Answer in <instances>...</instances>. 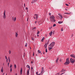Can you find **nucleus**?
I'll return each instance as SVG.
<instances>
[{
	"label": "nucleus",
	"mask_w": 75,
	"mask_h": 75,
	"mask_svg": "<svg viewBox=\"0 0 75 75\" xmlns=\"http://www.w3.org/2000/svg\"><path fill=\"white\" fill-rule=\"evenodd\" d=\"M50 20L51 21L53 22H55V17L54 15H52V16L50 17Z\"/></svg>",
	"instance_id": "obj_1"
},
{
	"label": "nucleus",
	"mask_w": 75,
	"mask_h": 75,
	"mask_svg": "<svg viewBox=\"0 0 75 75\" xmlns=\"http://www.w3.org/2000/svg\"><path fill=\"white\" fill-rule=\"evenodd\" d=\"M69 63H70V62L69 60V58H68L67 59L66 62L64 63V65H65V64H69Z\"/></svg>",
	"instance_id": "obj_2"
},
{
	"label": "nucleus",
	"mask_w": 75,
	"mask_h": 75,
	"mask_svg": "<svg viewBox=\"0 0 75 75\" xmlns=\"http://www.w3.org/2000/svg\"><path fill=\"white\" fill-rule=\"evenodd\" d=\"M38 15L37 14H35L34 15V18H35V19H36L37 20V19L38 18Z\"/></svg>",
	"instance_id": "obj_3"
},
{
	"label": "nucleus",
	"mask_w": 75,
	"mask_h": 75,
	"mask_svg": "<svg viewBox=\"0 0 75 75\" xmlns=\"http://www.w3.org/2000/svg\"><path fill=\"white\" fill-rule=\"evenodd\" d=\"M44 68L43 67L42 68V70L41 72V74H38V75H42L43 74V73H44Z\"/></svg>",
	"instance_id": "obj_4"
},
{
	"label": "nucleus",
	"mask_w": 75,
	"mask_h": 75,
	"mask_svg": "<svg viewBox=\"0 0 75 75\" xmlns=\"http://www.w3.org/2000/svg\"><path fill=\"white\" fill-rule=\"evenodd\" d=\"M70 61L71 63L72 64H74V63H75V60H74V59H72V58H71L70 59Z\"/></svg>",
	"instance_id": "obj_5"
},
{
	"label": "nucleus",
	"mask_w": 75,
	"mask_h": 75,
	"mask_svg": "<svg viewBox=\"0 0 75 75\" xmlns=\"http://www.w3.org/2000/svg\"><path fill=\"white\" fill-rule=\"evenodd\" d=\"M6 11H4V15H3V17L4 19H6Z\"/></svg>",
	"instance_id": "obj_6"
},
{
	"label": "nucleus",
	"mask_w": 75,
	"mask_h": 75,
	"mask_svg": "<svg viewBox=\"0 0 75 75\" xmlns=\"http://www.w3.org/2000/svg\"><path fill=\"white\" fill-rule=\"evenodd\" d=\"M55 45V42H52L49 45H50L52 47H53Z\"/></svg>",
	"instance_id": "obj_7"
},
{
	"label": "nucleus",
	"mask_w": 75,
	"mask_h": 75,
	"mask_svg": "<svg viewBox=\"0 0 75 75\" xmlns=\"http://www.w3.org/2000/svg\"><path fill=\"white\" fill-rule=\"evenodd\" d=\"M29 74H30V70H27L26 75H29Z\"/></svg>",
	"instance_id": "obj_8"
},
{
	"label": "nucleus",
	"mask_w": 75,
	"mask_h": 75,
	"mask_svg": "<svg viewBox=\"0 0 75 75\" xmlns=\"http://www.w3.org/2000/svg\"><path fill=\"white\" fill-rule=\"evenodd\" d=\"M52 47L51 46V45H49V50H51L52 49Z\"/></svg>",
	"instance_id": "obj_9"
},
{
	"label": "nucleus",
	"mask_w": 75,
	"mask_h": 75,
	"mask_svg": "<svg viewBox=\"0 0 75 75\" xmlns=\"http://www.w3.org/2000/svg\"><path fill=\"white\" fill-rule=\"evenodd\" d=\"M37 1V0H33L32 1V3H34L36 2Z\"/></svg>",
	"instance_id": "obj_10"
},
{
	"label": "nucleus",
	"mask_w": 75,
	"mask_h": 75,
	"mask_svg": "<svg viewBox=\"0 0 75 75\" xmlns=\"http://www.w3.org/2000/svg\"><path fill=\"white\" fill-rule=\"evenodd\" d=\"M71 57H72V58H75V55L74 54H71L70 55Z\"/></svg>",
	"instance_id": "obj_11"
},
{
	"label": "nucleus",
	"mask_w": 75,
	"mask_h": 75,
	"mask_svg": "<svg viewBox=\"0 0 75 75\" xmlns=\"http://www.w3.org/2000/svg\"><path fill=\"white\" fill-rule=\"evenodd\" d=\"M22 71H23V70L22 69V68H21V69L20 72L21 74V75L22 74Z\"/></svg>",
	"instance_id": "obj_12"
},
{
	"label": "nucleus",
	"mask_w": 75,
	"mask_h": 75,
	"mask_svg": "<svg viewBox=\"0 0 75 75\" xmlns=\"http://www.w3.org/2000/svg\"><path fill=\"white\" fill-rule=\"evenodd\" d=\"M58 14H59V16L60 17H61V19H62V15H61L60 13H59Z\"/></svg>",
	"instance_id": "obj_13"
},
{
	"label": "nucleus",
	"mask_w": 75,
	"mask_h": 75,
	"mask_svg": "<svg viewBox=\"0 0 75 75\" xmlns=\"http://www.w3.org/2000/svg\"><path fill=\"white\" fill-rule=\"evenodd\" d=\"M58 60H59V59L58 58H57L56 60V63H58Z\"/></svg>",
	"instance_id": "obj_14"
},
{
	"label": "nucleus",
	"mask_w": 75,
	"mask_h": 75,
	"mask_svg": "<svg viewBox=\"0 0 75 75\" xmlns=\"http://www.w3.org/2000/svg\"><path fill=\"white\" fill-rule=\"evenodd\" d=\"M27 68H29V69H28V70H30V66L29 65H27Z\"/></svg>",
	"instance_id": "obj_15"
},
{
	"label": "nucleus",
	"mask_w": 75,
	"mask_h": 75,
	"mask_svg": "<svg viewBox=\"0 0 75 75\" xmlns=\"http://www.w3.org/2000/svg\"><path fill=\"white\" fill-rule=\"evenodd\" d=\"M52 31L49 34L50 35V36H51L52 35Z\"/></svg>",
	"instance_id": "obj_16"
},
{
	"label": "nucleus",
	"mask_w": 75,
	"mask_h": 75,
	"mask_svg": "<svg viewBox=\"0 0 75 75\" xmlns=\"http://www.w3.org/2000/svg\"><path fill=\"white\" fill-rule=\"evenodd\" d=\"M17 36H18V34H17V33L16 32V37H17Z\"/></svg>",
	"instance_id": "obj_17"
},
{
	"label": "nucleus",
	"mask_w": 75,
	"mask_h": 75,
	"mask_svg": "<svg viewBox=\"0 0 75 75\" xmlns=\"http://www.w3.org/2000/svg\"><path fill=\"white\" fill-rule=\"evenodd\" d=\"M45 47V48H47V44H45V45H44Z\"/></svg>",
	"instance_id": "obj_18"
},
{
	"label": "nucleus",
	"mask_w": 75,
	"mask_h": 75,
	"mask_svg": "<svg viewBox=\"0 0 75 75\" xmlns=\"http://www.w3.org/2000/svg\"><path fill=\"white\" fill-rule=\"evenodd\" d=\"M44 39H45V38H44V37H43V38L42 39V42H43V41H44L43 40H44Z\"/></svg>",
	"instance_id": "obj_19"
},
{
	"label": "nucleus",
	"mask_w": 75,
	"mask_h": 75,
	"mask_svg": "<svg viewBox=\"0 0 75 75\" xmlns=\"http://www.w3.org/2000/svg\"><path fill=\"white\" fill-rule=\"evenodd\" d=\"M1 72H3V67H2L1 69Z\"/></svg>",
	"instance_id": "obj_20"
},
{
	"label": "nucleus",
	"mask_w": 75,
	"mask_h": 75,
	"mask_svg": "<svg viewBox=\"0 0 75 75\" xmlns=\"http://www.w3.org/2000/svg\"><path fill=\"white\" fill-rule=\"evenodd\" d=\"M58 23H59V24H61V23H62V21H59L58 22Z\"/></svg>",
	"instance_id": "obj_21"
},
{
	"label": "nucleus",
	"mask_w": 75,
	"mask_h": 75,
	"mask_svg": "<svg viewBox=\"0 0 75 75\" xmlns=\"http://www.w3.org/2000/svg\"><path fill=\"white\" fill-rule=\"evenodd\" d=\"M62 71H62H63V72L64 71H66V70L64 69H62V71Z\"/></svg>",
	"instance_id": "obj_22"
},
{
	"label": "nucleus",
	"mask_w": 75,
	"mask_h": 75,
	"mask_svg": "<svg viewBox=\"0 0 75 75\" xmlns=\"http://www.w3.org/2000/svg\"><path fill=\"white\" fill-rule=\"evenodd\" d=\"M14 67L15 69H16V64H14Z\"/></svg>",
	"instance_id": "obj_23"
},
{
	"label": "nucleus",
	"mask_w": 75,
	"mask_h": 75,
	"mask_svg": "<svg viewBox=\"0 0 75 75\" xmlns=\"http://www.w3.org/2000/svg\"><path fill=\"white\" fill-rule=\"evenodd\" d=\"M31 39H32V40H33V41H34V38L33 37H32Z\"/></svg>",
	"instance_id": "obj_24"
},
{
	"label": "nucleus",
	"mask_w": 75,
	"mask_h": 75,
	"mask_svg": "<svg viewBox=\"0 0 75 75\" xmlns=\"http://www.w3.org/2000/svg\"><path fill=\"white\" fill-rule=\"evenodd\" d=\"M38 52L39 54H40V53H41V52H40V50H38Z\"/></svg>",
	"instance_id": "obj_25"
},
{
	"label": "nucleus",
	"mask_w": 75,
	"mask_h": 75,
	"mask_svg": "<svg viewBox=\"0 0 75 75\" xmlns=\"http://www.w3.org/2000/svg\"><path fill=\"white\" fill-rule=\"evenodd\" d=\"M11 50H9V54H11Z\"/></svg>",
	"instance_id": "obj_26"
},
{
	"label": "nucleus",
	"mask_w": 75,
	"mask_h": 75,
	"mask_svg": "<svg viewBox=\"0 0 75 75\" xmlns=\"http://www.w3.org/2000/svg\"><path fill=\"white\" fill-rule=\"evenodd\" d=\"M10 71L11 72V71H12V68H10Z\"/></svg>",
	"instance_id": "obj_27"
},
{
	"label": "nucleus",
	"mask_w": 75,
	"mask_h": 75,
	"mask_svg": "<svg viewBox=\"0 0 75 75\" xmlns=\"http://www.w3.org/2000/svg\"><path fill=\"white\" fill-rule=\"evenodd\" d=\"M16 18L15 17L14 18V21H16Z\"/></svg>",
	"instance_id": "obj_28"
},
{
	"label": "nucleus",
	"mask_w": 75,
	"mask_h": 75,
	"mask_svg": "<svg viewBox=\"0 0 75 75\" xmlns=\"http://www.w3.org/2000/svg\"><path fill=\"white\" fill-rule=\"evenodd\" d=\"M12 67V65L11 64L10 65V68H11V67Z\"/></svg>",
	"instance_id": "obj_29"
},
{
	"label": "nucleus",
	"mask_w": 75,
	"mask_h": 75,
	"mask_svg": "<svg viewBox=\"0 0 75 75\" xmlns=\"http://www.w3.org/2000/svg\"><path fill=\"white\" fill-rule=\"evenodd\" d=\"M55 26H56V24H54L53 25V27H55Z\"/></svg>",
	"instance_id": "obj_30"
},
{
	"label": "nucleus",
	"mask_w": 75,
	"mask_h": 75,
	"mask_svg": "<svg viewBox=\"0 0 75 75\" xmlns=\"http://www.w3.org/2000/svg\"><path fill=\"white\" fill-rule=\"evenodd\" d=\"M8 58V60H10V57H9Z\"/></svg>",
	"instance_id": "obj_31"
},
{
	"label": "nucleus",
	"mask_w": 75,
	"mask_h": 75,
	"mask_svg": "<svg viewBox=\"0 0 75 75\" xmlns=\"http://www.w3.org/2000/svg\"><path fill=\"white\" fill-rule=\"evenodd\" d=\"M45 51H46V52H47V49H45Z\"/></svg>",
	"instance_id": "obj_32"
},
{
	"label": "nucleus",
	"mask_w": 75,
	"mask_h": 75,
	"mask_svg": "<svg viewBox=\"0 0 75 75\" xmlns=\"http://www.w3.org/2000/svg\"><path fill=\"white\" fill-rule=\"evenodd\" d=\"M38 72H36V75H38Z\"/></svg>",
	"instance_id": "obj_33"
},
{
	"label": "nucleus",
	"mask_w": 75,
	"mask_h": 75,
	"mask_svg": "<svg viewBox=\"0 0 75 75\" xmlns=\"http://www.w3.org/2000/svg\"><path fill=\"white\" fill-rule=\"evenodd\" d=\"M49 41H50V40H48L47 44H48V43L49 42Z\"/></svg>",
	"instance_id": "obj_34"
},
{
	"label": "nucleus",
	"mask_w": 75,
	"mask_h": 75,
	"mask_svg": "<svg viewBox=\"0 0 75 75\" xmlns=\"http://www.w3.org/2000/svg\"><path fill=\"white\" fill-rule=\"evenodd\" d=\"M61 30L62 31H63V28H62L61 29Z\"/></svg>",
	"instance_id": "obj_35"
},
{
	"label": "nucleus",
	"mask_w": 75,
	"mask_h": 75,
	"mask_svg": "<svg viewBox=\"0 0 75 75\" xmlns=\"http://www.w3.org/2000/svg\"><path fill=\"white\" fill-rule=\"evenodd\" d=\"M27 45V43H26V45H25V47H26Z\"/></svg>",
	"instance_id": "obj_36"
},
{
	"label": "nucleus",
	"mask_w": 75,
	"mask_h": 75,
	"mask_svg": "<svg viewBox=\"0 0 75 75\" xmlns=\"http://www.w3.org/2000/svg\"><path fill=\"white\" fill-rule=\"evenodd\" d=\"M40 34V31H38V32L37 33V34Z\"/></svg>",
	"instance_id": "obj_37"
},
{
	"label": "nucleus",
	"mask_w": 75,
	"mask_h": 75,
	"mask_svg": "<svg viewBox=\"0 0 75 75\" xmlns=\"http://www.w3.org/2000/svg\"><path fill=\"white\" fill-rule=\"evenodd\" d=\"M66 5L67 6H69V5L67 4H66Z\"/></svg>",
	"instance_id": "obj_38"
},
{
	"label": "nucleus",
	"mask_w": 75,
	"mask_h": 75,
	"mask_svg": "<svg viewBox=\"0 0 75 75\" xmlns=\"http://www.w3.org/2000/svg\"><path fill=\"white\" fill-rule=\"evenodd\" d=\"M5 57H6V59H8L7 58V56H5Z\"/></svg>",
	"instance_id": "obj_39"
},
{
	"label": "nucleus",
	"mask_w": 75,
	"mask_h": 75,
	"mask_svg": "<svg viewBox=\"0 0 75 75\" xmlns=\"http://www.w3.org/2000/svg\"><path fill=\"white\" fill-rule=\"evenodd\" d=\"M9 63H8V67H9Z\"/></svg>",
	"instance_id": "obj_40"
},
{
	"label": "nucleus",
	"mask_w": 75,
	"mask_h": 75,
	"mask_svg": "<svg viewBox=\"0 0 75 75\" xmlns=\"http://www.w3.org/2000/svg\"><path fill=\"white\" fill-rule=\"evenodd\" d=\"M51 13H49V16H51Z\"/></svg>",
	"instance_id": "obj_41"
},
{
	"label": "nucleus",
	"mask_w": 75,
	"mask_h": 75,
	"mask_svg": "<svg viewBox=\"0 0 75 75\" xmlns=\"http://www.w3.org/2000/svg\"><path fill=\"white\" fill-rule=\"evenodd\" d=\"M35 28H36V27L34 28H33V30H34V29H35Z\"/></svg>",
	"instance_id": "obj_42"
},
{
	"label": "nucleus",
	"mask_w": 75,
	"mask_h": 75,
	"mask_svg": "<svg viewBox=\"0 0 75 75\" xmlns=\"http://www.w3.org/2000/svg\"><path fill=\"white\" fill-rule=\"evenodd\" d=\"M6 62H8V59H6Z\"/></svg>",
	"instance_id": "obj_43"
},
{
	"label": "nucleus",
	"mask_w": 75,
	"mask_h": 75,
	"mask_svg": "<svg viewBox=\"0 0 75 75\" xmlns=\"http://www.w3.org/2000/svg\"><path fill=\"white\" fill-rule=\"evenodd\" d=\"M35 24H36V23H37V21H36L35 22Z\"/></svg>",
	"instance_id": "obj_44"
},
{
	"label": "nucleus",
	"mask_w": 75,
	"mask_h": 75,
	"mask_svg": "<svg viewBox=\"0 0 75 75\" xmlns=\"http://www.w3.org/2000/svg\"><path fill=\"white\" fill-rule=\"evenodd\" d=\"M26 10H28V8H26Z\"/></svg>",
	"instance_id": "obj_45"
},
{
	"label": "nucleus",
	"mask_w": 75,
	"mask_h": 75,
	"mask_svg": "<svg viewBox=\"0 0 75 75\" xmlns=\"http://www.w3.org/2000/svg\"><path fill=\"white\" fill-rule=\"evenodd\" d=\"M54 32H55V31H53V34H54Z\"/></svg>",
	"instance_id": "obj_46"
},
{
	"label": "nucleus",
	"mask_w": 75,
	"mask_h": 75,
	"mask_svg": "<svg viewBox=\"0 0 75 75\" xmlns=\"http://www.w3.org/2000/svg\"><path fill=\"white\" fill-rule=\"evenodd\" d=\"M25 4H24V6L25 7Z\"/></svg>",
	"instance_id": "obj_47"
},
{
	"label": "nucleus",
	"mask_w": 75,
	"mask_h": 75,
	"mask_svg": "<svg viewBox=\"0 0 75 75\" xmlns=\"http://www.w3.org/2000/svg\"><path fill=\"white\" fill-rule=\"evenodd\" d=\"M34 52H33V56H34Z\"/></svg>",
	"instance_id": "obj_48"
},
{
	"label": "nucleus",
	"mask_w": 75,
	"mask_h": 75,
	"mask_svg": "<svg viewBox=\"0 0 75 75\" xmlns=\"http://www.w3.org/2000/svg\"><path fill=\"white\" fill-rule=\"evenodd\" d=\"M9 62H10V60H8Z\"/></svg>",
	"instance_id": "obj_49"
},
{
	"label": "nucleus",
	"mask_w": 75,
	"mask_h": 75,
	"mask_svg": "<svg viewBox=\"0 0 75 75\" xmlns=\"http://www.w3.org/2000/svg\"><path fill=\"white\" fill-rule=\"evenodd\" d=\"M64 74V73H62L60 75H62V74Z\"/></svg>",
	"instance_id": "obj_50"
},
{
	"label": "nucleus",
	"mask_w": 75,
	"mask_h": 75,
	"mask_svg": "<svg viewBox=\"0 0 75 75\" xmlns=\"http://www.w3.org/2000/svg\"><path fill=\"white\" fill-rule=\"evenodd\" d=\"M68 13H65V14H68Z\"/></svg>",
	"instance_id": "obj_51"
},
{
	"label": "nucleus",
	"mask_w": 75,
	"mask_h": 75,
	"mask_svg": "<svg viewBox=\"0 0 75 75\" xmlns=\"http://www.w3.org/2000/svg\"><path fill=\"white\" fill-rule=\"evenodd\" d=\"M31 69H33V67H31Z\"/></svg>",
	"instance_id": "obj_52"
},
{
	"label": "nucleus",
	"mask_w": 75,
	"mask_h": 75,
	"mask_svg": "<svg viewBox=\"0 0 75 75\" xmlns=\"http://www.w3.org/2000/svg\"><path fill=\"white\" fill-rule=\"evenodd\" d=\"M43 54H45V52H43Z\"/></svg>",
	"instance_id": "obj_53"
},
{
	"label": "nucleus",
	"mask_w": 75,
	"mask_h": 75,
	"mask_svg": "<svg viewBox=\"0 0 75 75\" xmlns=\"http://www.w3.org/2000/svg\"><path fill=\"white\" fill-rule=\"evenodd\" d=\"M33 61H32V62H31V63H33Z\"/></svg>",
	"instance_id": "obj_54"
},
{
	"label": "nucleus",
	"mask_w": 75,
	"mask_h": 75,
	"mask_svg": "<svg viewBox=\"0 0 75 75\" xmlns=\"http://www.w3.org/2000/svg\"><path fill=\"white\" fill-rule=\"evenodd\" d=\"M12 18H13V19H14V17H12Z\"/></svg>",
	"instance_id": "obj_55"
},
{
	"label": "nucleus",
	"mask_w": 75,
	"mask_h": 75,
	"mask_svg": "<svg viewBox=\"0 0 75 75\" xmlns=\"http://www.w3.org/2000/svg\"><path fill=\"white\" fill-rule=\"evenodd\" d=\"M47 19V21H48V18Z\"/></svg>",
	"instance_id": "obj_56"
},
{
	"label": "nucleus",
	"mask_w": 75,
	"mask_h": 75,
	"mask_svg": "<svg viewBox=\"0 0 75 75\" xmlns=\"http://www.w3.org/2000/svg\"><path fill=\"white\" fill-rule=\"evenodd\" d=\"M67 14H69V13H68Z\"/></svg>",
	"instance_id": "obj_57"
},
{
	"label": "nucleus",
	"mask_w": 75,
	"mask_h": 75,
	"mask_svg": "<svg viewBox=\"0 0 75 75\" xmlns=\"http://www.w3.org/2000/svg\"><path fill=\"white\" fill-rule=\"evenodd\" d=\"M60 61H61V59H60Z\"/></svg>",
	"instance_id": "obj_58"
},
{
	"label": "nucleus",
	"mask_w": 75,
	"mask_h": 75,
	"mask_svg": "<svg viewBox=\"0 0 75 75\" xmlns=\"http://www.w3.org/2000/svg\"><path fill=\"white\" fill-rule=\"evenodd\" d=\"M15 75H17V74L16 73V74H15Z\"/></svg>",
	"instance_id": "obj_59"
},
{
	"label": "nucleus",
	"mask_w": 75,
	"mask_h": 75,
	"mask_svg": "<svg viewBox=\"0 0 75 75\" xmlns=\"http://www.w3.org/2000/svg\"><path fill=\"white\" fill-rule=\"evenodd\" d=\"M27 21H28V18H27Z\"/></svg>",
	"instance_id": "obj_60"
},
{
	"label": "nucleus",
	"mask_w": 75,
	"mask_h": 75,
	"mask_svg": "<svg viewBox=\"0 0 75 75\" xmlns=\"http://www.w3.org/2000/svg\"><path fill=\"white\" fill-rule=\"evenodd\" d=\"M38 55L37 54H36V55Z\"/></svg>",
	"instance_id": "obj_61"
},
{
	"label": "nucleus",
	"mask_w": 75,
	"mask_h": 75,
	"mask_svg": "<svg viewBox=\"0 0 75 75\" xmlns=\"http://www.w3.org/2000/svg\"><path fill=\"white\" fill-rule=\"evenodd\" d=\"M41 53V54H42V53Z\"/></svg>",
	"instance_id": "obj_62"
},
{
	"label": "nucleus",
	"mask_w": 75,
	"mask_h": 75,
	"mask_svg": "<svg viewBox=\"0 0 75 75\" xmlns=\"http://www.w3.org/2000/svg\"><path fill=\"white\" fill-rule=\"evenodd\" d=\"M6 75H7V74H6Z\"/></svg>",
	"instance_id": "obj_63"
},
{
	"label": "nucleus",
	"mask_w": 75,
	"mask_h": 75,
	"mask_svg": "<svg viewBox=\"0 0 75 75\" xmlns=\"http://www.w3.org/2000/svg\"><path fill=\"white\" fill-rule=\"evenodd\" d=\"M3 65H4V64H3Z\"/></svg>",
	"instance_id": "obj_64"
}]
</instances>
